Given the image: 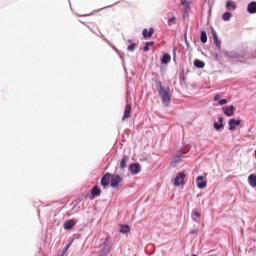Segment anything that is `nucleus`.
<instances>
[{
  "label": "nucleus",
  "instance_id": "5",
  "mask_svg": "<svg viewBox=\"0 0 256 256\" xmlns=\"http://www.w3.org/2000/svg\"><path fill=\"white\" fill-rule=\"evenodd\" d=\"M109 183H111V173H106L102 176L100 185L102 187H109Z\"/></svg>",
  "mask_w": 256,
  "mask_h": 256
},
{
  "label": "nucleus",
  "instance_id": "11",
  "mask_svg": "<svg viewBox=\"0 0 256 256\" xmlns=\"http://www.w3.org/2000/svg\"><path fill=\"white\" fill-rule=\"evenodd\" d=\"M212 37L217 49H221V40H219V37L217 36V31H215V29H212Z\"/></svg>",
  "mask_w": 256,
  "mask_h": 256
},
{
  "label": "nucleus",
  "instance_id": "17",
  "mask_svg": "<svg viewBox=\"0 0 256 256\" xmlns=\"http://www.w3.org/2000/svg\"><path fill=\"white\" fill-rule=\"evenodd\" d=\"M248 183L251 187H256V174H251L248 176Z\"/></svg>",
  "mask_w": 256,
  "mask_h": 256
},
{
  "label": "nucleus",
  "instance_id": "22",
  "mask_svg": "<svg viewBox=\"0 0 256 256\" xmlns=\"http://www.w3.org/2000/svg\"><path fill=\"white\" fill-rule=\"evenodd\" d=\"M131 231V227L129 225H122L120 227V233H129Z\"/></svg>",
  "mask_w": 256,
  "mask_h": 256
},
{
  "label": "nucleus",
  "instance_id": "15",
  "mask_svg": "<svg viewBox=\"0 0 256 256\" xmlns=\"http://www.w3.org/2000/svg\"><path fill=\"white\" fill-rule=\"evenodd\" d=\"M92 199H95V197H99L101 195V190L98 186H94L91 191Z\"/></svg>",
  "mask_w": 256,
  "mask_h": 256
},
{
  "label": "nucleus",
  "instance_id": "28",
  "mask_svg": "<svg viewBox=\"0 0 256 256\" xmlns=\"http://www.w3.org/2000/svg\"><path fill=\"white\" fill-rule=\"evenodd\" d=\"M227 103H228L227 99H221L218 101L219 105H227Z\"/></svg>",
  "mask_w": 256,
  "mask_h": 256
},
{
  "label": "nucleus",
  "instance_id": "34",
  "mask_svg": "<svg viewBox=\"0 0 256 256\" xmlns=\"http://www.w3.org/2000/svg\"><path fill=\"white\" fill-rule=\"evenodd\" d=\"M174 59H175V54H174Z\"/></svg>",
  "mask_w": 256,
  "mask_h": 256
},
{
  "label": "nucleus",
  "instance_id": "24",
  "mask_svg": "<svg viewBox=\"0 0 256 256\" xmlns=\"http://www.w3.org/2000/svg\"><path fill=\"white\" fill-rule=\"evenodd\" d=\"M153 45H155V42L151 41V42H146L145 43V46L143 48V51L147 52V51H150V48L149 47H153Z\"/></svg>",
  "mask_w": 256,
  "mask_h": 256
},
{
  "label": "nucleus",
  "instance_id": "1",
  "mask_svg": "<svg viewBox=\"0 0 256 256\" xmlns=\"http://www.w3.org/2000/svg\"><path fill=\"white\" fill-rule=\"evenodd\" d=\"M158 95L164 107H169V105H171V89L169 87H164L161 82H159Z\"/></svg>",
  "mask_w": 256,
  "mask_h": 256
},
{
  "label": "nucleus",
  "instance_id": "23",
  "mask_svg": "<svg viewBox=\"0 0 256 256\" xmlns=\"http://www.w3.org/2000/svg\"><path fill=\"white\" fill-rule=\"evenodd\" d=\"M200 41L202 43H207V32L206 31H202L200 34Z\"/></svg>",
  "mask_w": 256,
  "mask_h": 256
},
{
  "label": "nucleus",
  "instance_id": "9",
  "mask_svg": "<svg viewBox=\"0 0 256 256\" xmlns=\"http://www.w3.org/2000/svg\"><path fill=\"white\" fill-rule=\"evenodd\" d=\"M228 125H229V131H235L238 125H241V120L230 119L228 122Z\"/></svg>",
  "mask_w": 256,
  "mask_h": 256
},
{
  "label": "nucleus",
  "instance_id": "19",
  "mask_svg": "<svg viewBox=\"0 0 256 256\" xmlns=\"http://www.w3.org/2000/svg\"><path fill=\"white\" fill-rule=\"evenodd\" d=\"M194 66L197 68V69H203V67H205V62L199 60V59H196L194 61Z\"/></svg>",
  "mask_w": 256,
  "mask_h": 256
},
{
  "label": "nucleus",
  "instance_id": "32",
  "mask_svg": "<svg viewBox=\"0 0 256 256\" xmlns=\"http://www.w3.org/2000/svg\"><path fill=\"white\" fill-rule=\"evenodd\" d=\"M186 3H187L186 0H182V1H181V5H185Z\"/></svg>",
  "mask_w": 256,
  "mask_h": 256
},
{
  "label": "nucleus",
  "instance_id": "13",
  "mask_svg": "<svg viewBox=\"0 0 256 256\" xmlns=\"http://www.w3.org/2000/svg\"><path fill=\"white\" fill-rule=\"evenodd\" d=\"M182 155L178 154L174 156L172 162H171V167H177L178 163H181L183 160L181 159Z\"/></svg>",
  "mask_w": 256,
  "mask_h": 256
},
{
  "label": "nucleus",
  "instance_id": "2",
  "mask_svg": "<svg viewBox=\"0 0 256 256\" xmlns=\"http://www.w3.org/2000/svg\"><path fill=\"white\" fill-rule=\"evenodd\" d=\"M121 183H123V177H120L119 174H113L110 176V185L114 189H117Z\"/></svg>",
  "mask_w": 256,
  "mask_h": 256
},
{
  "label": "nucleus",
  "instance_id": "20",
  "mask_svg": "<svg viewBox=\"0 0 256 256\" xmlns=\"http://www.w3.org/2000/svg\"><path fill=\"white\" fill-rule=\"evenodd\" d=\"M127 161H129V158L127 156H123L120 161V169H125L127 167Z\"/></svg>",
  "mask_w": 256,
  "mask_h": 256
},
{
  "label": "nucleus",
  "instance_id": "10",
  "mask_svg": "<svg viewBox=\"0 0 256 256\" xmlns=\"http://www.w3.org/2000/svg\"><path fill=\"white\" fill-rule=\"evenodd\" d=\"M196 183L198 189H205V187H207V181L203 180V176H198L196 178Z\"/></svg>",
  "mask_w": 256,
  "mask_h": 256
},
{
  "label": "nucleus",
  "instance_id": "25",
  "mask_svg": "<svg viewBox=\"0 0 256 256\" xmlns=\"http://www.w3.org/2000/svg\"><path fill=\"white\" fill-rule=\"evenodd\" d=\"M128 43H130L129 46H128V51H135V48L137 47V44H135L131 40H129Z\"/></svg>",
  "mask_w": 256,
  "mask_h": 256
},
{
  "label": "nucleus",
  "instance_id": "16",
  "mask_svg": "<svg viewBox=\"0 0 256 256\" xmlns=\"http://www.w3.org/2000/svg\"><path fill=\"white\" fill-rule=\"evenodd\" d=\"M223 127V117H219L218 122L214 123V129H216V131H219V129H223Z\"/></svg>",
  "mask_w": 256,
  "mask_h": 256
},
{
  "label": "nucleus",
  "instance_id": "33",
  "mask_svg": "<svg viewBox=\"0 0 256 256\" xmlns=\"http://www.w3.org/2000/svg\"><path fill=\"white\" fill-rule=\"evenodd\" d=\"M80 17H87V15L83 14V15H80Z\"/></svg>",
  "mask_w": 256,
  "mask_h": 256
},
{
  "label": "nucleus",
  "instance_id": "21",
  "mask_svg": "<svg viewBox=\"0 0 256 256\" xmlns=\"http://www.w3.org/2000/svg\"><path fill=\"white\" fill-rule=\"evenodd\" d=\"M226 9H233V11H235V9H237V5L233 4V1L228 0L226 2Z\"/></svg>",
  "mask_w": 256,
  "mask_h": 256
},
{
  "label": "nucleus",
  "instance_id": "6",
  "mask_svg": "<svg viewBox=\"0 0 256 256\" xmlns=\"http://www.w3.org/2000/svg\"><path fill=\"white\" fill-rule=\"evenodd\" d=\"M129 171L130 173H132V175H137L141 173V166L139 165V163L130 164Z\"/></svg>",
  "mask_w": 256,
  "mask_h": 256
},
{
  "label": "nucleus",
  "instance_id": "29",
  "mask_svg": "<svg viewBox=\"0 0 256 256\" xmlns=\"http://www.w3.org/2000/svg\"><path fill=\"white\" fill-rule=\"evenodd\" d=\"M193 217L199 218V217H201V213L193 212Z\"/></svg>",
  "mask_w": 256,
  "mask_h": 256
},
{
  "label": "nucleus",
  "instance_id": "8",
  "mask_svg": "<svg viewBox=\"0 0 256 256\" xmlns=\"http://www.w3.org/2000/svg\"><path fill=\"white\" fill-rule=\"evenodd\" d=\"M142 35L144 37V39H151L153 37V35H155V29L153 28H145L143 31H142Z\"/></svg>",
  "mask_w": 256,
  "mask_h": 256
},
{
  "label": "nucleus",
  "instance_id": "27",
  "mask_svg": "<svg viewBox=\"0 0 256 256\" xmlns=\"http://www.w3.org/2000/svg\"><path fill=\"white\" fill-rule=\"evenodd\" d=\"M176 21H177V18H176L175 16L172 17V18H170V19L168 20V25H169V27H171V25H175Z\"/></svg>",
  "mask_w": 256,
  "mask_h": 256
},
{
  "label": "nucleus",
  "instance_id": "4",
  "mask_svg": "<svg viewBox=\"0 0 256 256\" xmlns=\"http://www.w3.org/2000/svg\"><path fill=\"white\" fill-rule=\"evenodd\" d=\"M132 104L127 101L124 109V115L122 117V121H127V119H130L131 117V109H132Z\"/></svg>",
  "mask_w": 256,
  "mask_h": 256
},
{
  "label": "nucleus",
  "instance_id": "18",
  "mask_svg": "<svg viewBox=\"0 0 256 256\" xmlns=\"http://www.w3.org/2000/svg\"><path fill=\"white\" fill-rule=\"evenodd\" d=\"M162 65H167L168 63H171V55L164 54L161 59Z\"/></svg>",
  "mask_w": 256,
  "mask_h": 256
},
{
  "label": "nucleus",
  "instance_id": "31",
  "mask_svg": "<svg viewBox=\"0 0 256 256\" xmlns=\"http://www.w3.org/2000/svg\"><path fill=\"white\" fill-rule=\"evenodd\" d=\"M69 247H71V243H70V244H68V245H66V247H65V251H67V249H69Z\"/></svg>",
  "mask_w": 256,
  "mask_h": 256
},
{
  "label": "nucleus",
  "instance_id": "26",
  "mask_svg": "<svg viewBox=\"0 0 256 256\" xmlns=\"http://www.w3.org/2000/svg\"><path fill=\"white\" fill-rule=\"evenodd\" d=\"M223 21H229L231 19V12H226L222 16Z\"/></svg>",
  "mask_w": 256,
  "mask_h": 256
},
{
  "label": "nucleus",
  "instance_id": "30",
  "mask_svg": "<svg viewBox=\"0 0 256 256\" xmlns=\"http://www.w3.org/2000/svg\"><path fill=\"white\" fill-rule=\"evenodd\" d=\"M221 99V96L219 94H216L214 97V101H219Z\"/></svg>",
  "mask_w": 256,
  "mask_h": 256
},
{
  "label": "nucleus",
  "instance_id": "12",
  "mask_svg": "<svg viewBox=\"0 0 256 256\" xmlns=\"http://www.w3.org/2000/svg\"><path fill=\"white\" fill-rule=\"evenodd\" d=\"M63 227L66 231H69L75 227V220L70 219L64 222Z\"/></svg>",
  "mask_w": 256,
  "mask_h": 256
},
{
  "label": "nucleus",
  "instance_id": "3",
  "mask_svg": "<svg viewBox=\"0 0 256 256\" xmlns=\"http://www.w3.org/2000/svg\"><path fill=\"white\" fill-rule=\"evenodd\" d=\"M185 177H187L185 172L178 173L177 176L174 178L175 187H181V185H185Z\"/></svg>",
  "mask_w": 256,
  "mask_h": 256
},
{
  "label": "nucleus",
  "instance_id": "14",
  "mask_svg": "<svg viewBox=\"0 0 256 256\" xmlns=\"http://www.w3.org/2000/svg\"><path fill=\"white\" fill-rule=\"evenodd\" d=\"M247 11L251 15L255 14L256 13V2H251L250 4H248Z\"/></svg>",
  "mask_w": 256,
  "mask_h": 256
},
{
  "label": "nucleus",
  "instance_id": "7",
  "mask_svg": "<svg viewBox=\"0 0 256 256\" xmlns=\"http://www.w3.org/2000/svg\"><path fill=\"white\" fill-rule=\"evenodd\" d=\"M223 113L226 117H233V115H235V106L223 107Z\"/></svg>",
  "mask_w": 256,
  "mask_h": 256
}]
</instances>
